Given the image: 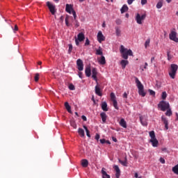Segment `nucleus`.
<instances>
[{"mask_svg": "<svg viewBox=\"0 0 178 178\" xmlns=\"http://www.w3.org/2000/svg\"><path fill=\"white\" fill-rule=\"evenodd\" d=\"M120 52L122 54L123 59H129V56H133V51L131 49H127L123 45L120 46Z\"/></svg>", "mask_w": 178, "mask_h": 178, "instance_id": "1", "label": "nucleus"}, {"mask_svg": "<svg viewBox=\"0 0 178 178\" xmlns=\"http://www.w3.org/2000/svg\"><path fill=\"white\" fill-rule=\"evenodd\" d=\"M135 82L138 87L139 95H141V97H145L147 93L145 92V91H144V86L143 85V83H141V81H140V80H138V78L137 77H135Z\"/></svg>", "mask_w": 178, "mask_h": 178, "instance_id": "2", "label": "nucleus"}, {"mask_svg": "<svg viewBox=\"0 0 178 178\" xmlns=\"http://www.w3.org/2000/svg\"><path fill=\"white\" fill-rule=\"evenodd\" d=\"M149 137L151 138L150 139V143H152V147H158V144H159V142L156 139L155 136V131H152L149 133Z\"/></svg>", "mask_w": 178, "mask_h": 178, "instance_id": "3", "label": "nucleus"}, {"mask_svg": "<svg viewBox=\"0 0 178 178\" xmlns=\"http://www.w3.org/2000/svg\"><path fill=\"white\" fill-rule=\"evenodd\" d=\"M178 66L176 64H171L170 69L169 71V76L171 79H175L176 77V73L177 72Z\"/></svg>", "mask_w": 178, "mask_h": 178, "instance_id": "4", "label": "nucleus"}, {"mask_svg": "<svg viewBox=\"0 0 178 178\" xmlns=\"http://www.w3.org/2000/svg\"><path fill=\"white\" fill-rule=\"evenodd\" d=\"M159 108H161V111H162L163 112H165V111H166V109H169L170 108V105L168 102H165V101H161L159 105H158Z\"/></svg>", "mask_w": 178, "mask_h": 178, "instance_id": "5", "label": "nucleus"}, {"mask_svg": "<svg viewBox=\"0 0 178 178\" xmlns=\"http://www.w3.org/2000/svg\"><path fill=\"white\" fill-rule=\"evenodd\" d=\"M47 6L49 8V10L51 15H54L56 13V7L55 6V5L51 3V2L49 1H47Z\"/></svg>", "mask_w": 178, "mask_h": 178, "instance_id": "6", "label": "nucleus"}, {"mask_svg": "<svg viewBox=\"0 0 178 178\" xmlns=\"http://www.w3.org/2000/svg\"><path fill=\"white\" fill-rule=\"evenodd\" d=\"M169 38L171 40V41L178 42L177 33L175 31H172L169 34Z\"/></svg>", "mask_w": 178, "mask_h": 178, "instance_id": "7", "label": "nucleus"}, {"mask_svg": "<svg viewBox=\"0 0 178 178\" xmlns=\"http://www.w3.org/2000/svg\"><path fill=\"white\" fill-rule=\"evenodd\" d=\"M145 17H147L145 14L140 15V14L138 13L136 17V23H138V24H143V20H145Z\"/></svg>", "mask_w": 178, "mask_h": 178, "instance_id": "8", "label": "nucleus"}, {"mask_svg": "<svg viewBox=\"0 0 178 178\" xmlns=\"http://www.w3.org/2000/svg\"><path fill=\"white\" fill-rule=\"evenodd\" d=\"M76 65H77V69L79 70V72H82L84 69V64L83 63V60L80 58H79L76 60Z\"/></svg>", "mask_w": 178, "mask_h": 178, "instance_id": "9", "label": "nucleus"}, {"mask_svg": "<svg viewBox=\"0 0 178 178\" xmlns=\"http://www.w3.org/2000/svg\"><path fill=\"white\" fill-rule=\"evenodd\" d=\"M96 83H97V86L95 88V94L99 97H102V92H101V87L98 84V81Z\"/></svg>", "mask_w": 178, "mask_h": 178, "instance_id": "10", "label": "nucleus"}, {"mask_svg": "<svg viewBox=\"0 0 178 178\" xmlns=\"http://www.w3.org/2000/svg\"><path fill=\"white\" fill-rule=\"evenodd\" d=\"M97 41L101 44L102 41H105V36L102 34V32L100 31L97 33Z\"/></svg>", "mask_w": 178, "mask_h": 178, "instance_id": "11", "label": "nucleus"}, {"mask_svg": "<svg viewBox=\"0 0 178 178\" xmlns=\"http://www.w3.org/2000/svg\"><path fill=\"white\" fill-rule=\"evenodd\" d=\"M161 120L163 122V124H165V130H169V122L168 121V119L162 116Z\"/></svg>", "mask_w": 178, "mask_h": 178, "instance_id": "12", "label": "nucleus"}, {"mask_svg": "<svg viewBox=\"0 0 178 178\" xmlns=\"http://www.w3.org/2000/svg\"><path fill=\"white\" fill-rule=\"evenodd\" d=\"M65 10L66 12H67V13H70V15H73V7L72 6V5L70 4H66L65 6Z\"/></svg>", "mask_w": 178, "mask_h": 178, "instance_id": "13", "label": "nucleus"}, {"mask_svg": "<svg viewBox=\"0 0 178 178\" xmlns=\"http://www.w3.org/2000/svg\"><path fill=\"white\" fill-rule=\"evenodd\" d=\"M97 74H98L97 68H92V77L93 80H95L96 82L98 81V80L97 79Z\"/></svg>", "mask_w": 178, "mask_h": 178, "instance_id": "14", "label": "nucleus"}, {"mask_svg": "<svg viewBox=\"0 0 178 178\" xmlns=\"http://www.w3.org/2000/svg\"><path fill=\"white\" fill-rule=\"evenodd\" d=\"M100 118H102V123H106V119H108V115H106V113L102 112L100 113Z\"/></svg>", "mask_w": 178, "mask_h": 178, "instance_id": "15", "label": "nucleus"}, {"mask_svg": "<svg viewBox=\"0 0 178 178\" xmlns=\"http://www.w3.org/2000/svg\"><path fill=\"white\" fill-rule=\"evenodd\" d=\"M76 40H78V41H79V42H82V41L83 40H86V35H84V33H83V32H81L77 35Z\"/></svg>", "mask_w": 178, "mask_h": 178, "instance_id": "16", "label": "nucleus"}, {"mask_svg": "<svg viewBox=\"0 0 178 178\" xmlns=\"http://www.w3.org/2000/svg\"><path fill=\"white\" fill-rule=\"evenodd\" d=\"M72 15L74 16V20L75 21V27H79L80 23H79V21L76 19L77 15L76 14V11H72Z\"/></svg>", "mask_w": 178, "mask_h": 178, "instance_id": "17", "label": "nucleus"}, {"mask_svg": "<svg viewBox=\"0 0 178 178\" xmlns=\"http://www.w3.org/2000/svg\"><path fill=\"white\" fill-rule=\"evenodd\" d=\"M113 169H115L116 173H115V177L119 178L120 177V169L119 168V166L114 165Z\"/></svg>", "mask_w": 178, "mask_h": 178, "instance_id": "18", "label": "nucleus"}, {"mask_svg": "<svg viewBox=\"0 0 178 178\" xmlns=\"http://www.w3.org/2000/svg\"><path fill=\"white\" fill-rule=\"evenodd\" d=\"M102 109L104 111V112H108L109 111V108H108V104L106 102H103L102 103Z\"/></svg>", "mask_w": 178, "mask_h": 178, "instance_id": "19", "label": "nucleus"}, {"mask_svg": "<svg viewBox=\"0 0 178 178\" xmlns=\"http://www.w3.org/2000/svg\"><path fill=\"white\" fill-rule=\"evenodd\" d=\"M85 74L87 77H90L91 76V67L87 66L86 67Z\"/></svg>", "mask_w": 178, "mask_h": 178, "instance_id": "20", "label": "nucleus"}, {"mask_svg": "<svg viewBox=\"0 0 178 178\" xmlns=\"http://www.w3.org/2000/svg\"><path fill=\"white\" fill-rule=\"evenodd\" d=\"M102 175L103 178H111V176L106 173L105 170V168H102Z\"/></svg>", "mask_w": 178, "mask_h": 178, "instance_id": "21", "label": "nucleus"}, {"mask_svg": "<svg viewBox=\"0 0 178 178\" xmlns=\"http://www.w3.org/2000/svg\"><path fill=\"white\" fill-rule=\"evenodd\" d=\"M120 125L123 127L124 129H127V123L126 121L122 118L120 121Z\"/></svg>", "mask_w": 178, "mask_h": 178, "instance_id": "22", "label": "nucleus"}, {"mask_svg": "<svg viewBox=\"0 0 178 178\" xmlns=\"http://www.w3.org/2000/svg\"><path fill=\"white\" fill-rule=\"evenodd\" d=\"M120 65H121L122 69H126V66H127V65H129V60H122L120 62Z\"/></svg>", "mask_w": 178, "mask_h": 178, "instance_id": "23", "label": "nucleus"}, {"mask_svg": "<svg viewBox=\"0 0 178 178\" xmlns=\"http://www.w3.org/2000/svg\"><path fill=\"white\" fill-rule=\"evenodd\" d=\"M98 62L100 65H105V63H106V60H105V56H102L101 58L98 60Z\"/></svg>", "mask_w": 178, "mask_h": 178, "instance_id": "24", "label": "nucleus"}, {"mask_svg": "<svg viewBox=\"0 0 178 178\" xmlns=\"http://www.w3.org/2000/svg\"><path fill=\"white\" fill-rule=\"evenodd\" d=\"M65 109H67V112H69V113H72V107L70 106V105L69 104V103L67 102H66L65 103Z\"/></svg>", "mask_w": 178, "mask_h": 178, "instance_id": "25", "label": "nucleus"}, {"mask_svg": "<svg viewBox=\"0 0 178 178\" xmlns=\"http://www.w3.org/2000/svg\"><path fill=\"white\" fill-rule=\"evenodd\" d=\"M81 165L83 166V168H87V166H88V160L82 159L81 160Z\"/></svg>", "mask_w": 178, "mask_h": 178, "instance_id": "26", "label": "nucleus"}, {"mask_svg": "<svg viewBox=\"0 0 178 178\" xmlns=\"http://www.w3.org/2000/svg\"><path fill=\"white\" fill-rule=\"evenodd\" d=\"M119 162L122 165V166H127V156H125L124 161L119 159Z\"/></svg>", "mask_w": 178, "mask_h": 178, "instance_id": "27", "label": "nucleus"}, {"mask_svg": "<svg viewBox=\"0 0 178 178\" xmlns=\"http://www.w3.org/2000/svg\"><path fill=\"white\" fill-rule=\"evenodd\" d=\"M121 13H124V12H127L129 10V7L127 5L124 4L121 8Z\"/></svg>", "mask_w": 178, "mask_h": 178, "instance_id": "28", "label": "nucleus"}, {"mask_svg": "<svg viewBox=\"0 0 178 178\" xmlns=\"http://www.w3.org/2000/svg\"><path fill=\"white\" fill-rule=\"evenodd\" d=\"M122 33V31L120 30V29L118 26L115 27V34L117 35V37H120Z\"/></svg>", "mask_w": 178, "mask_h": 178, "instance_id": "29", "label": "nucleus"}, {"mask_svg": "<svg viewBox=\"0 0 178 178\" xmlns=\"http://www.w3.org/2000/svg\"><path fill=\"white\" fill-rule=\"evenodd\" d=\"M140 119V123L141 124H143V126H147L148 124L147 123V121H145L144 120V118H143V116H140L139 118Z\"/></svg>", "mask_w": 178, "mask_h": 178, "instance_id": "30", "label": "nucleus"}, {"mask_svg": "<svg viewBox=\"0 0 178 178\" xmlns=\"http://www.w3.org/2000/svg\"><path fill=\"white\" fill-rule=\"evenodd\" d=\"M78 133L81 137H84V136H85L84 129H83L81 128H79Z\"/></svg>", "mask_w": 178, "mask_h": 178, "instance_id": "31", "label": "nucleus"}, {"mask_svg": "<svg viewBox=\"0 0 178 178\" xmlns=\"http://www.w3.org/2000/svg\"><path fill=\"white\" fill-rule=\"evenodd\" d=\"M83 129L86 131L87 137H88L89 138H91V135L90 134V131L88 130V128H87V127L86 125H83Z\"/></svg>", "mask_w": 178, "mask_h": 178, "instance_id": "32", "label": "nucleus"}, {"mask_svg": "<svg viewBox=\"0 0 178 178\" xmlns=\"http://www.w3.org/2000/svg\"><path fill=\"white\" fill-rule=\"evenodd\" d=\"M172 172L175 173V175H178V164L172 168Z\"/></svg>", "mask_w": 178, "mask_h": 178, "instance_id": "33", "label": "nucleus"}, {"mask_svg": "<svg viewBox=\"0 0 178 178\" xmlns=\"http://www.w3.org/2000/svg\"><path fill=\"white\" fill-rule=\"evenodd\" d=\"M162 6H163V3L161 1H159L156 4L157 9H161V8H162Z\"/></svg>", "mask_w": 178, "mask_h": 178, "instance_id": "34", "label": "nucleus"}, {"mask_svg": "<svg viewBox=\"0 0 178 178\" xmlns=\"http://www.w3.org/2000/svg\"><path fill=\"white\" fill-rule=\"evenodd\" d=\"M70 125L73 129H77V124H76V122L74 121H70Z\"/></svg>", "mask_w": 178, "mask_h": 178, "instance_id": "35", "label": "nucleus"}, {"mask_svg": "<svg viewBox=\"0 0 178 178\" xmlns=\"http://www.w3.org/2000/svg\"><path fill=\"white\" fill-rule=\"evenodd\" d=\"M113 105L115 109H119V107L118 106V101L113 100Z\"/></svg>", "mask_w": 178, "mask_h": 178, "instance_id": "36", "label": "nucleus"}, {"mask_svg": "<svg viewBox=\"0 0 178 178\" xmlns=\"http://www.w3.org/2000/svg\"><path fill=\"white\" fill-rule=\"evenodd\" d=\"M65 24L67 27H70V24L69 23V16L65 17Z\"/></svg>", "mask_w": 178, "mask_h": 178, "instance_id": "37", "label": "nucleus"}, {"mask_svg": "<svg viewBox=\"0 0 178 178\" xmlns=\"http://www.w3.org/2000/svg\"><path fill=\"white\" fill-rule=\"evenodd\" d=\"M111 99L112 102L116 101V96H115V93L113 92L111 93Z\"/></svg>", "mask_w": 178, "mask_h": 178, "instance_id": "38", "label": "nucleus"}, {"mask_svg": "<svg viewBox=\"0 0 178 178\" xmlns=\"http://www.w3.org/2000/svg\"><path fill=\"white\" fill-rule=\"evenodd\" d=\"M166 116H172V110L168 108V110L165 113Z\"/></svg>", "mask_w": 178, "mask_h": 178, "instance_id": "39", "label": "nucleus"}, {"mask_svg": "<svg viewBox=\"0 0 178 178\" xmlns=\"http://www.w3.org/2000/svg\"><path fill=\"white\" fill-rule=\"evenodd\" d=\"M69 89H70L71 91H74V90H75L74 85H73V83H70V84L69 85Z\"/></svg>", "mask_w": 178, "mask_h": 178, "instance_id": "40", "label": "nucleus"}, {"mask_svg": "<svg viewBox=\"0 0 178 178\" xmlns=\"http://www.w3.org/2000/svg\"><path fill=\"white\" fill-rule=\"evenodd\" d=\"M166 97H168V94H166V92H163L161 95L162 99H166Z\"/></svg>", "mask_w": 178, "mask_h": 178, "instance_id": "41", "label": "nucleus"}, {"mask_svg": "<svg viewBox=\"0 0 178 178\" xmlns=\"http://www.w3.org/2000/svg\"><path fill=\"white\" fill-rule=\"evenodd\" d=\"M149 42H150V40L147 39L145 42V48H147V47H149Z\"/></svg>", "mask_w": 178, "mask_h": 178, "instance_id": "42", "label": "nucleus"}, {"mask_svg": "<svg viewBox=\"0 0 178 178\" xmlns=\"http://www.w3.org/2000/svg\"><path fill=\"white\" fill-rule=\"evenodd\" d=\"M40 80V74H35V81H38Z\"/></svg>", "mask_w": 178, "mask_h": 178, "instance_id": "43", "label": "nucleus"}, {"mask_svg": "<svg viewBox=\"0 0 178 178\" xmlns=\"http://www.w3.org/2000/svg\"><path fill=\"white\" fill-rule=\"evenodd\" d=\"M72 51H73V45L69 44L68 53H69V54H71Z\"/></svg>", "mask_w": 178, "mask_h": 178, "instance_id": "44", "label": "nucleus"}, {"mask_svg": "<svg viewBox=\"0 0 178 178\" xmlns=\"http://www.w3.org/2000/svg\"><path fill=\"white\" fill-rule=\"evenodd\" d=\"M103 53H102V51H101V49H97L96 51V55H102Z\"/></svg>", "mask_w": 178, "mask_h": 178, "instance_id": "45", "label": "nucleus"}, {"mask_svg": "<svg viewBox=\"0 0 178 178\" xmlns=\"http://www.w3.org/2000/svg\"><path fill=\"white\" fill-rule=\"evenodd\" d=\"M89 44H90V40H88V38H87L85 42V47H87Z\"/></svg>", "mask_w": 178, "mask_h": 178, "instance_id": "46", "label": "nucleus"}, {"mask_svg": "<svg viewBox=\"0 0 178 178\" xmlns=\"http://www.w3.org/2000/svg\"><path fill=\"white\" fill-rule=\"evenodd\" d=\"M167 56H168V60H170V59H172V56H170V51L167 52Z\"/></svg>", "mask_w": 178, "mask_h": 178, "instance_id": "47", "label": "nucleus"}, {"mask_svg": "<svg viewBox=\"0 0 178 178\" xmlns=\"http://www.w3.org/2000/svg\"><path fill=\"white\" fill-rule=\"evenodd\" d=\"M115 23H116V24H118V25L122 24V20L118 19H116Z\"/></svg>", "mask_w": 178, "mask_h": 178, "instance_id": "48", "label": "nucleus"}, {"mask_svg": "<svg viewBox=\"0 0 178 178\" xmlns=\"http://www.w3.org/2000/svg\"><path fill=\"white\" fill-rule=\"evenodd\" d=\"M81 119L83 122H87V117H86V115H82Z\"/></svg>", "mask_w": 178, "mask_h": 178, "instance_id": "49", "label": "nucleus"}, {"mask_svg": "<svg viewBox=\"0 0 178 178\" xmlns=\"http://www.w3.org/2000/svg\"><path fill=\"white\" fill-rule=\"evenodd\" d=\"M75 44L77 46L80 45V41L77 38L75 39Z\"/></svg>", "mask_w": 178, "mask_h": 178, "instance_id": "50", "label": "nucleus"}, {"mask_svg": "<svg viewBox=\"0 0 178 178\" xmlns=\"http://www.w3.org/2000/svg\"><path fill=\"white\" fill-rule=\"evenodd\" d=\"M99 141L101 144H105L106 143V140L105 139H100Z\"/></svg>", "mask_w": 178, "mask_h": 178, "instance_id": "51", "label": "nucleus"}, {"mask_svg": "<svg viewBox=\"0 0 178 178\" xmlns=\"http://www.w3.org/2000/svg\"><path fill=\"white\" fill-rule=\"evenodd\" d=\"M149 94L150 95H155V91L152 90H149Z\"/></svg>", "mask_w": 178, "mask_h": 178, "instance_id": "52", "label": "nucleus"}, {"mask_svg": "<svg viewBox=\"0 0 178 178\" xmlns=\"http://www.w3.org/2000/svg\"><path fill=\"white\" fill-rule=\"evenodd\" d=\"M159 161H160L161 163H165V159L161 157Z\"/></svg>", "mask_w": 178, "mask_h": 178, "instance_id": "53", "label": "nucleus"}, {"mask_svg": "<svg viewBox=\"0 0 178 178\" xmlns=\"http://www.w3.org/2000/svg\"><path fill=\"white\" fill-rule=\"evenodd\" d=\"M99 138H100L99 134H96V135H95V140H97L98 141V140H99Z\"/></svg>", "mask_w": 178, "mask_h": 178, "instance_id": "54", "label": "nucleus"}, {"mask_svg": "<svg viewBox=\"0 0 178 178\" xmlns=\"http://www.w3.org/2000/svg\"><path fill=\"white\" fill-rule=\"evenodd\" d=\"M135 0H128L127 1V3L128 5H131V3H133V2H134Z\"/></svg>", "mask_w": 178, "mask_h": 178, "instance_id": "55", "label": "nucleus"}, {"mask_svg": "<svg viewBox=\"0 0 178 178\" xmlns=\"http://www.w3.org/2000/svg\"><path fill=\"white\" fill-rule=\"evenodd\" d=\"M147 0H141V5H145L147 3Z\"/></svg>", "mask_w": 178, "mask_h": 178, "instance_id": "56", "label": "nucleus"}, {"mask_svg": "<svg viewBox=\"0 0 178 178\" xmlns=\"http://www.w3.org/2000/svg\"><path fill=\"white\" fill-rule=\"evenodd\" d=\"M127 95H129V92H128V93L124 92V93L123 94V98H127Z\"/></svg>", "mask_w": 178, "mask_h": 178, "instance_id": "57", "label": "nucleus"}, {"mask_svg": "<svg viewBox=\"0 0 178 178\" xmlns=\"http://www.w3.org/2000/svg\"><path fill=\"white\" fill-rule=\"evenodd\" d=\"M112 140L114 143H118V139L115 137H112Z\"/></svg>", "mask_w": 178, "mask_h": 178, "instance_id": "58", "label": "nucleus"}, {"mask_svg": "<svg viewBox=\"0 0 178 178\" xmlns=\"http://www.w3.org/2000/svg\"><path fill=\"white\" fill-rule=\"evenodd\" d=\"M79 76L80 79H83V72H79Z\"/></svg>", "mask_w": 178, "mask_h": 178, "instance_id": "59", "label": "nucleus"}, {"mask_svg": "<svg viewBox=\"0 0 178 178\" xmlns=\"http://www.w3.org/2000/svg\"><path fill=\"white\" fill-rule=\"evenodd\" d=\"M17 30H19V28L17 27V25H15L14 28V31H17Z\"/></svg>", "mask_w": 178, "mask_h": 178, "instance_id": "60", "label": "nucleus"}, {"mask_svg": "<svg viewBox=\"0 0 178 178\" xmlns=\"http://www.w3.org/2000/svg\"><path fill=\"white\" fill-rule=\"evenodd\" d=\"M154 60H155V57H152L151 63H152V62H154Z\"/></svg>", "mask_w": 178, "mask_h": 178, "instance_id": "61", "label": "nucleus"}, {"mask_svg": "<svg viewBox=\"0 0 178 178\" xmlns=\"http://www.w3.org/2000/svg\"><path fill=\"white\" fill-rule=\"evenodd\" d=\"M102 26V27L104 28V27H106V24H105V22H104Z\"/></svg>", "mask_w": 178, "mask_h": 178, "instance_id": "62", "label": "nucleus"}, {"mask_svg": "<svg viewBox=\"0 0 178 178\" xmlns=\"http://www.w3.org/2000/svg\"><path fill=\"white\" fill-rule=\"evenodd\" d=\"M106 143L111 145V142L109 140H106Z\"/></svg>", "mask_w": 178, "mask_h": 178, "instance_id": "63", "label": "nucleus"}, {"mask_svg": "<svg viewBox=\"0 0 178 178\" xmlns=\"http://www.w3.org/2000/svg\"><path fill=\"white\" fill-rule=\"evenodd\" d=\"M176 116H177L176 120H178V113H176Z\"/></svg>", "mask_w": 178, "mask_h": 178, "instance_id": "64", "label": "nucleus"}]
</instances>
